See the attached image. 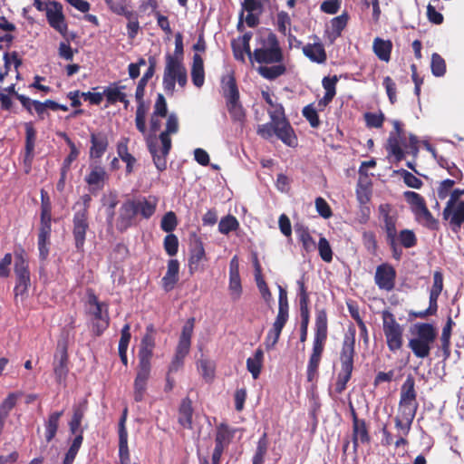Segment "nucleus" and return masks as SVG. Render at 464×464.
Here are the masks:
<instances>
[{
	"label": "nucleus",
	"instance_id": "nucleus-60",
	"mask_svg": "<svg viewBox=\"0 0 464 464\" xmlns=\"http://www.w3.org/2000/svg\"><path fill=\"white\" fill-rule=\"evenodd\" d=\"M66 143L68 144L71 151L70 154L64 160L63 166L62 169L68 170L72 162L77 159L79 155V150L76 148L75 144L72 141V140L69 137H66Z\"/></svg>",
	"mask_w": 464,
	"mask_h": 464
},
{
	"label": "nucleus",
	"instance_id": "nucleus-51",
	"mask_svg": "<svg viewBox=\"0 0 464 464\" xmlns=\"http://www.w3.org/2000/svg\"><path fill=\"white\" fill-rule=\"evenodd\" d=\"M82 431H81L79 432V434L76 435V437L72 440V443L65 455L63 464H72L78 453V450L82 443Z\"/></svg>",
	"mask_w": 464,
	"mask_h": 464
},
{
	"label": "nucleus",
	"instance_id": "nucleus-29",
	"mask_svg": "<svg viewBox=\"0 0 464 464\" xmlns=\"http://www.w3.org/2000/svg\"><path fill=\"white\" fill-rule=\"evenodd\" d=\"M133 201L136 206V213L140 214L142 218H150L155 213L158 204V199L156 198H143Z\"/></svg>",
	"mask_w": 464,
	"mask_h": 464
},
{
	"label": "nucleus",
	"instance_id": "nucleus-7",
	"mask_svg": "<svg viewBox=\"0 0 464 464\" xmlns=\"http://www.w3.org/2000/svg\"><path fill=\"white\" fill-rule=\"evenodd\" d=\"M382 331L386 343L391 352H396L402 347L404 328L389 311L382 313Z\"/></svg>",
	"mask_w": 464,
	"mask_h": 464
},
{
	"label": "nucleus",
	"instance_id": "nucleus-59",
	"mask_svg": "<svg viewBox=\"0 0 464 464\" xmlns=\"http://www.w3.org/2000/svg\"><path fill=\"white\" fill-rule=\"evenodd\" d=\"M164 248L169 256H175L179 248V240L174 234H169L164 239Z\"/></svg>",
	"mask_w": 464,
	"mask_h": 464
},
{
	"label": "nucleus",
	"instance_id": "nucleus-16",
	"mask_svg": "<svg viewBox=\"0 0 464 464\" xmlns=\"http://www.w3.org/2000/svg\"><path fill=\"white\" fill-rule=\"evenodd\" d=\"M276 135L289 147H295L297 144L296 136L289 122L283 116V111L278 112V118L276 121Z\"/></svg>",
	"mask_w": 464,
	"mask_h": 464
},
{
	"label": "nucleus",
	"instance_id": "nucleus-18",
	"mask_svg": "<svg viewBox=\"0 0 464 464\" xmlns=\"http://www.w3.org/2000/svg\"><path fill=\"white\" fill-rule=\"evenodd\" d=\"M136 215L134 201H126L120 208L119 217L116 221L117 228L121 231L128 229L133 225Z\"/></svg>",
	"mask_w": 464,
	"mask_h": 464
},
{
	"label": "nucleus",
	"instance_id": "nucleus-38",
	"mask_svg": "<svg viewBox=\"0 0 464 464\" xmlns=\"http://www.w3.org/2000/svg\"><path fill=\"white\" fill-rule=\"evenodd\" d=\"M15 30L14 24L8 22L5 17L0 18V49L8 45L14 39L12 33Z\"/></svg>",
	"mask_w": 464,
	"mask_h": 464
},
{
	"label": "nucleus",
	"instance_id": "nucleus-33",
	"mask_svg": "<svg viewBox=\"0 0 464 464\" xmlns=\"http://www.w3.org/2000/svg\"><path fill=\"white\" fill-rule=\"evenodd\" d=\"M338 79L336 76H334L332 78L324 77L323 79L322 84L324 89L325 90V93L324 97L318 102L319 107L324 108L332 102L336 93L335 88Z\"/></svg>",
	"mask_w": 464,
	"mask_h": 464
},
{
	"label": "nucleus",
	"instance_id": "nucleus-43",
	"mask_svg": "<svg viewBox=\"0 0 464 464\" xmlns=\"http://www.w3.org/2000/svg\"><path fill=\"white\" fill-rule=\"evenodd\" d=\"M63 411H55L49 416L48 420L45 423V438L47 441H51L54 438L58 429L60 418L63 416Z\"/></svg>",
	"mask_w": 464,
	"mask_h": 464
},
{
	"label": "nucleus",
	"instance_id": "nucleus-44",
	"mask_svg": "<svg viewBox=\"0 0 464 464\" xmlns=\"http://www.w3.org/2000/svg\"><path fill=\"white\" fill-rule=\"evenodd\" d=\"M257 71L264 78L273 80L282 75L285 72V68L283 64L277 63L272 66L261 65L258 67Z\"/></svg>",
	"mask_w": 464,
	"mask_h": 464
},
{
	"label": "nucleus",
	"instance_id": "nucleus-41",
	"mask_svg": "<svg viewBox=\"0 0 464 464\" xmlns=\"http://www.w3.org/2000/svg\"><path fill=\"white\" fill-rule=\"evenodd\" d=\"M117 152L119 157L126 163L127 172H131L136 160L128 151V139H123L118 143Z\"/></svg>",
	"mask_w": 464,
	"mask_h": 464
},
{
	"label": "nucleus",
	"instance_id": "nucleus-50",
	"mask_svg": "<svg viewBox=\"0 0 464 464\" xmlns=\"http://www.w3.org/2000/svg\"><path fill=\"white\" fill-rule=\"evenodd\" d=\"M316 331L314 337L326 339L327 335V316L326 313L323 310L318 311L316 314L315 322Z\"/></svg>",
	"mask_w": 464,
	"mask_h": 464
},
{
	"label": "nucleus",
	"instance_id": "nucleus-11",
	"mask_svg": "<svg viewBox=\"0 0 464 464\" xmlns=\"http://www.w3.org/2000/svg\"><path fill=\"white\" fill-rule=\"evenodd\" d=\"M89 311L92 315V327L96 334L100 335L109 325L107 304L100 303L94 295L88 298Z\"/></svg>",
	"mask_w": 464,
	"mask_h": 464
},
{
	"label": "nucleus",
	"instance_id": "nucleus-17",
	"mask_svg": "<svg viewBox=\"0 0 464 464\" xmlns=\"http://www.w3.org/2000/svg\"><path fill=\"white\" fill-rule=\"evenodd\" d=\"M229 295L232 300H238L242 294L238 258L235 256L229 263Z\"/></svg>",
	"mask_w": 464,
	"mask_h": 464
},
{
	"label": "nucleus",
	"instance_id": "nucleus-46",
	"mask_svg": "<svg viewBox=\"0 0 464 464\" xmlns=\"http://www.w3.org/2000/svg\"><path fill=\"white\" fill-rule=\"evenodd\" d=\"M443 289V276L440 271L433 274V284L430 291V301L437 304L438 298Z\"/></svg>",
	"mask_w": 464,
	"mask_h": 464
},
{
	"label": "nucleus",
	"instance_id": "nucleus-15",
	"mask_svg": "<svg viewBox=\"0 0 464 464\" xmlns=\"http://www.w3.org/2000/svg\"><path fill=\"white\" fill-rule=\"evenodd\" d=\"M396 272L394 268L388 264H382L377 266L375 272V284L382 290L391 291L395 285Z\"/></svg>",
	"mask_w": 464,
	"mask_h": 464
},
{
	"label": "nucleus",
	"instance_id": "nucleus-27",
	"mask_svg": "<svg viewBox=\"0 0 464 464\" xmlns=\"http://www.w3.org/2000/svg\"><path fill=\"white\" fill-rule=\"evenodd\" d=\"M370 440L364 420L353 418V444L354 451L357 450L359 443H366Z\"/></svg>",
	"mask_w": 464,
	"mask_h": 464
},
{
	"label": "nucleus",
	"instance_id": "nucleus-9",
	"mask_svg": "<svg viewBox=\"0 0 464 464\" xmlns=\"http://www.w3.org/2000/svg\"><path fill=\"white\" fill-rule=\"evenodd\" d=\"M403 196L420 224L428 227H434L436 226V219L432 217L426 207L424 198L420 194L414 191H405Z\"/></svg>",
	"mask_w": 464,
	"mask_h": 464
},
{
	"label": "nucleus",
	"instance_id": "nucleus-6",
	"mask_svg": "<svg viewBox=\"0 0 464 464\" xmlns=\"http://www.w3.org/2000/svg\"><path fill=\"white\" fill-rule=\"evenodd\" d=\"M222 90L227 100L228 112L233 121L243 126L246 120V112L238 101L239 92L236 85L235 79L231 75L223 77Z\"/></svg>",
	"mask_w": 464,
	"mask_h": 464
},
{
	"label": "nucleus",
	"instance_id": "nucleus-42",
	"mask_svg": "<svg viewBox=\"0 0 464 464\" xmlns=\"http://www.w3.org/2000/svg\"><path fill=\"white\" fill-rule=\"evenodd\" d=\"M52 215L49 213L48 206L45 205L44 211L41 212V227L38 238L42 240L50 239Z\"/></svg>",
	"mask_w": 464,
	"mask_h": 464
},
{
	"label": "nucleus",
	"instance_id": "nucleus-54",
	"mask_svg": "<svg viewBox=\"0 0 464 464\" xmlns=\"http://www.w3.org/2000/svg\"><path fill=\"white\" fill-rule=\"evenodd\" d=\"M454 185H455V181L453 179H447L442 180L437 188L439 198H440V199H445L446 198H450V194L455 189V188H453Z\"/></svg>",
	"mask_w": 464,
	"mask_h": 464
},
{
	"label": "nucleus",
	"instance_id": "nucleus-21",
	"mask_svg": "<svg viewBox=\"0 0 464 464\" xmlns=\"http://www.w3.org/2000/svg\"><path fill=\"white\" fill-rule=\"evenodd\" d=\"M87 228L88 222L85 211H77L73 218V236L78 249L82 248L84 244Z\"/></svg>",
	"mask_w": 464,
	"mask_h": 464
},
{
	"label": "nucleus",
	"instance_id": "nucleus-19",
	"mask_svg": "<svg viewBox=\"0 0 464 464\" xmlns=\"http://www.w3.org/2000/svg\"><path fill=\"white\" fill-rule=\"evenodd\" d=\"M126 416L127 410H124L119 423V458L121 464H130L128 447V432L125 427Z\"/></svg>",
	"mask_w": 464,
	"mask_h": 464
},
{
	"label": "nucleus",
	"instance_id": "nucleus-55",
	"mask_svg": "<svg viewBox=\"0 0 464 464\" xmlns=\"http://www.w3.org/2000/svg\"><path fill=\"white\" fill-rule=\"evenodd\" d=\"M177 224L178 222L175 213L169 211L163 216L160 227L163 231L170 233L176 228Z\"/></svg>",
	"mask_w": 464,
	"mask_h": 464
},
{
	"label": "nucleus",
	"instance_id": "nucleus-36",
	"mask_svg": "<svg viewBox=\"0 0 464 464\" xmlns=\"http://www.w3.org/2000/svg\"><path fill=\"white\" fill-rule=\"evenodd\" d=\"M264 360V353L261 349H256L254 355L246 360L247 371L252 374L256 380L258 378Z\"/></svg>",
	"mask_w": 464,
	"mask_h": 464
},
{
	"label": "nucleus",
	"instance_id": "nucleus-62",
	"mask_svg": "<svg viewBox=\"0 0 464 464\" xmlns=\"http://www.w3.org/2000/svg\"><path fill=\"white\" fill-rule=\"evenodd\" d=\"M399 241L404 247H411L416 244V237L411 230H401L399 235Z\"/></svg>",
	"mask_w": 464,
	"mask_h": 464
},
{
	"label": "nucleus",
	"instance_id": "nucleus-30",
	"mask_svg": "<svg viewBox=\"0 0 464 464\" xmlns=\"http://www.w3.org/2000/svg\"><path fill=\"white\" fill-rule=\"evenodd\" d=\"M154 347L155 339L153 335L148 332L141 340L140 349L139 351V362L150 363Z\"/></svg>",
	"mask_w": 464,
	"mask_h": 464
},
{
	"label": "nucleus",
	"instance_id": "nucleus-48",
	"mask_svg": "<svg viewBox=\"0 0 464 464\" xmlns=\"http://www.w3.org/2000/svg\"><path fill=\"white\" fill-rule=\"evenodd\" d=\"M238 227L237 219L234 216L227 215L220 219L218 231L221 234L227 235L229 232L237 230Z\"/></svg>",
	"mask_w": 464,
	"mask_h": 464
},
{
	"label": "nucleus",
	"instance_id": "nucleus-8",
	"mask_svg": "<svg viewBox=\"0 0 464 464\" xmlns=\"http://www.w3.org/2000/svg\"><path fill=\"white\" fill-rule=\"evenodd\" d=\"M414 380L408 377L401 388L398 417L413 421L418 409Z\"/></svg>",
	"mask_w": 464,
	"mask_h": 464
},
{
	"label": "nucleus",
	"instance_id": "nucleus-31",
	"mask_svg": "<svg viewBox=\"0 0 464 464\" xmlns=\"http://www.w3.org/2000/svg\"><path fill=\"white\" fill-rule=\"evenodd\" d=\"M125 86L122 85H111L103 92L104 96L110 103L122 102L124 107L127 108L129 101L124 92Z\"/></svg>",
	"mask_w": 464,
	"mask_h": 464
},
{
	"label": "nucleus",
	"instance_id": "nucleus-47",
	"mask_svg": "<svg viewBox=\"0 0 464 464\" xmlns=\"http://www.w3.org/2000/svg\"><path fill=\"white\" fill-rule=\"evenodd\" d=\"M85 411L84 404L78 405L74 408L72 418L69 423L70 430L72 434H79L80 426Z\"/></svg>",
	"mask_w": 464,
	"mask_h": 464
},
{
	"label": "nucleus",
	"instance_id": "nucleus-61",
	"mask_svg": "<svg viewBox=\"0 0 464 464\" xmlns=\"http://www.w3.org/2000/svg\"><path fill=\"white\" fill-rule=\"evenodd\" d=\"M232 48L234 52V55L236 59L244 61L245 54L246 53L250 59H252L253 53L250 51V46H242L241 44H238V42L236 40H233L232 42Z\"/></svg>",
	"mask_w": 464,
	"mask_h": 464
},
{
	"label": "nucleus",
	"instance_id": "nucleus-12",
	"mask_svg": "<svg viewBox=\"0 0 464 464\" xmlns=\"http://www.w3.org/2000/svg\"><path fill=\"white\" fill-rule=\"evenodd\" d=\"M14 272L17 277L14 298L16 302L19 298L23 301L26 296L31 282L28 265L21 255L15 256Z\"/></svg>",
	"mask_w": 464,
	"mask_h": 464
},
{
	"label": "nucleus",
	"instance_id": "nucleus-10",
	"mask_svg": "<svg viewBox=\"0 0 464 464\" xmlns=\"http://www.w3.org/2000/svg\"><path fill=\"white\" fill-rule=\"evenodd\" d=\"M442 217L452 230L458 231L464 224V198L451 193L442 211Z\"/></svg>",
	"mask_w": 464,
	"mask_h": 464
},
{
	"label": "nucleus",
	"instance_id": "nucleus-64",
	"mask_svg": "<svg viewBox=\"0 0 464 464\" xmlns=\"http://www.w3.org/2000/svg\"><path fill=\"white\" fill-rule=\"evenodd\" d=\"M198 367L204 378L211 379L213 377L215 367L212 362L206 359H201L198 362Z\"/></svg>",
	"mask_w": 464,
	"mask_h": 464
},
{
	"label": "nucleus",
	"instance_id": "nucleus-13",
	"mask_svg": "<svg viewBox=\"0 0 464 464\" xmlns=\"http://www.w3.org/2000/svg\"><path fill=\"white\" fill-rule=\"evenodd\" d=\"M44 11L50 26L65 36L67 34V24L63 5L58 2L51 1L45 4Z\"/></svg>",
	"mask_w": 464,
	"mask_h": 464
},
{
	"label": "nucleus",
	"instance_id": "nucleus-1",
	"mask_svg": "<svg viewBox=\"0 0 464 464\" xmlns=\"http://www.w3.org/2000/svg\"><path fill=\"white\" fill-rule=\"evenodd\" d=\"M149 106L145 104L144 101L138 102L136 110L135 124L139 131L144 136L149 150L152 155L156 168L162 171L167 168V156L171 148L170 135L175 134L179 130L178 117L174 113L168 116L166 122V129L160 134L161 143L160 152L158 148V140L151 135H148L146 128V115Z\"/></svg>",
	"mask_w": 464,
	"mask_h": 464
},
{
	"label": "nucleus",
	"instance_id": "nucleus-3",
	"mask_svg": "<svg viewBox=\"0 0 464 464\" xmlns=\"http://www.w3.org/2000/svg\"><path fill=\"white\" fill-rule=\"evenodd\" d=\"M354 330L350 331L343 340V349L341 353V364L342 368L337 376L335 383V391L341 393L344 391L346 383L351 378L353 368V355H354Z\"/></svg>",
	"mask_w": 464,
	"mask_h": 464
},
{
	"label": "nucleus",
	"instance_id": "nucleus-28",
	"mask_svg": "<svg viewBox=\"0 0 464 464\" xmlns=\"http://www.w3.org/2000/svg\"><path fill=\"white\" fill-rule=\"evenodd\" d=\"M206 260V253L201 243L196 245L191 250L188 259V269L190 274L203 269V262Z\"/></svg>",
	"mask_w": 464,
	"mask_h": 464
},
{
	"label": "nucleus",
	"instance_id": "nucleus-39",
	"mask_svg": "<svg viewBox=\"0 0 464 464\" xmlns=\"http://www.w3.org/2000/svg\"><path fill=\"white\" fill-rule=\"evenodd\" d=\"M25 161H31L34 157L36 132L32 123L25 124Z\"/></svg>",
	"mask_w": 464,
	"mask_h": 464
},
{
	"label": "nucleus",
	"instance_id": "nucleus-26",
	"mask_svg": "<svg viewBox=\"0 0 464 464\" xmlns=\"http://www.w3.org/2000/svg\"><path fill=\"white\" fill-rule=\"evenodd\" d=\"M286 322L287 320L285 319L276 317L272 328L268 331L264 342L266 350H271L275 347Z\"/></svg>",
	"mask_w": 464,
	"mask_h": 464
},
{
	"label": "nucleus",
	"instance_id": "nucleus-52",
	"mask_svg": "<svg viewBox=\"0 0 464 464\" xmlns=\"http://www.w3.org/2000/svg\"><path fill=\"white\" fill-rule=\"evenodd\" d=\"M430 68L432 74L436 77L443 76L446 72V63L444 59L438 53L431 55Z\"/></svg>",
	"mask_w": 464,
	"mask_h": 464
},
{
	"label": "nucleus",
	"instance_id": "nucleus-2",
	"mask_svg": "<svg viewBox=\"0 0 464 464\" xmlns=\"http://www.w3.org/2000/svg\"><path fill=\"white\" fill-rule=\"evenodd\" d=\"M411 333L412 337L409 340L408 346L413 354L420 359L428 357L437 338L436 328L431 324L417 323Z\"/></svg>",
	"mask_w": 464,
	"mask_h": 464
},
{
	"label": "nucleus",
	"instance_id": "nucleus-20",
	"mask_svg": "<svg viewBox=\"0 0 464 464\" xmlns=\"http://www.w3.org/2000/svg\"><path fill=\"white\" fill-rule=\"evenodd\" d=\"M390 206H380V213L384 222V228L387 234L388 242L394 246L397 240L396 217L392 215Z\"/></svg>",
	"mask_w": 464,
	"mask_h": 464
},
{
	"label": "nucleus",
	"instance_id": "nucleus-56",
	"mask_svg": "<svg viewBox=\"0 0 464 464\" xmlns=\"http://www.w3.org/2000/svg\"><path fill=\"white\" fill-rule=\"evenodd\" d=\"M321 361V356L311 354L307 365V380L314 382L317 377V370Z\"/></svg>",
	"mask_w": 464,
	"mask_h": 464
},
{
	"label": "nucleus",
	"instance_id": "nucleus-53",
	"mask_svg": "<svg viewBox=\"0 0 464 464\" xmlns=\"http://www.w3.org/2000/svg\"><path fill=\"white\" fill-rule=\"evenodd\" d=\"M318 251L321 258L324 262H331L333 259V251L328 240L324 237H321L318 242Z\"/></svg>",
	"mask_w": 464,
	"mask_h": 464
},
{
	"label": "nucleus",
	"instance_id": "nucleus-63",
	"mask_svg": "<svg viewBox=\"0 0 464 464\" xmlns=\"http://www.w3.org/2000/svg\"><path fill=\"white\" fill-rule=\"evenodd\" d=\"M394 421L398 430V436H407L411 430L412 421L398 416L395 417Z\"/></svg>",
	"mask_w": 464,
	"mask_h": 464
},
{
	"label": "nucleus",
	"instance_id": "nucleus-37",
	"mask_svg": "<svg viewBox=\"0 0 464 464\" xmlns=\"http://www.w3.org/2000/svg\"><path fill=\"white\" fill-rule=\"evenodd\" d=\"M106 178V172L101 166H92L89 175L86 176L85 181L97 188H101Z\"/></svg>",
	"mask_w": 464,
	"mask_h": 464
},
{
	"label": "nucleus",
	"instance_id": "nucleus-40",
	"mask_svg": "<svg viewBox=\"0 0 464 464\" xmlns=\"http://www.w3.org/2000/svg\"><path fill=\"white\" fill-rule=\"evenodd\" d=\"M179 422L184 428H191L192 423V407L188 399H184L179 407Z\"/></svg>",
	"mask_w": 464,
	"mask_h": 464
},
{
	"label": "nucleus",
	"instance_id": "nucleus-34",
	"mask_svg": "<svg viewBox=\"0 0 464 464\" xmlns=\"http://www.w3.org/2000/svg\"><path fill=\"white\" fill-rule=\"evenodd\" d=\"M392 48V44L389 40H383L379 37H376L373 40V44H372L373 52L376 54V56L383 62L390 61Z\"/></svg>",
	"mask_w": 464,
	"mask_h": 464
},
{
	"label": "nucleus",
	"instance_id": "nucleus-4",
	"mask_svg": "<svg viewBox=\"0 0 464 464\" xmlns=\"http://www.w3.org/2000/svg\"><path fill=\"white\" fill-rule=\"evenodd\" d=\"M188 82L187 70L181 60L166 56V65L163 74V88L167 94H173L176 89V82L180 88H184Z\"/></svg>",
	"mask_w": 464,
	"mask_h": 464
},
{
	"label": "nucleus",
	"instance_id": "nucleus-49",
	"mask_svg": "<svg viewBox=\"0 0 464 464\" xmlns=\"http://www.w3.org/2000/svg\"><path fill=\"white\" fill-rule=\"evenodd\" d=\"M279 296H278V313L276 317L288 320V301H287V293L286 291L280 285H277Z\"/></svg>",
	"mask_w": 464,
	"mask_h": 464
},
{
	"label": "nucleus",
	"instance_id": "nucleus-45",
	"mask_svg": "<svg viewBox=\"0 0 464 464\" xmlns=\"http://www.w3.org/2000/svg\"><path fill=\"white\" fill-rule=\"evenodd\" d=\"M295 232L306 252H312L315 249V241L311 237L307 228L300 227L295 229Z\"/></svg>",
	"mask_w": 464,
	"mask_h": 464
},
{
	"label": "nucleus",
	"instance_id": "nucleus-25",
	"mask_svg": "<svg viewBox=\"0 0 464 464\" xmlns=\"http://www.w3.org/2000/svg\"><path fill=\"white\" fill-rule=\"evenodd\" d=\"M304 54L313 63H324L326 53L321 43L307 44L303 47Z\"/></svg>",
	"mask_w": 464,
	"mask_h": 464
},
{
	"label": "nucleus",
	"instance_id": "nucleus-57",
	"mask_svg": "<svg viewBox=\"0 0 464 464\" xmlns=\"http://www.w3.org/2000/svg\"><path fill=\"white\" fill-rule=\"evenodd\" d=\"M366 125L370 128H380L384 121V115L382 112H366L364 114Z\"/></svg>",
	"mask_w": 464,
	"mask_h": 464
},
{
	"label": "nucleus",
	"instance_id": "nucleus-32",
	"mask_svg": "<svg viewBox=\"0 0 464 464\" xmlns=\"http://www.w3.org/2000/svg\"><path fill=\"white\" fill-rule=\"evenodd\" d=\"M191 79L193 84L198 88L202 87L205 82L204 63L201 56L198 53H195L193 56Z\"/></svg>",
	"mask_w": 464,
	"mask_h": 464
},
{
	"label": "nucleus",
	"instance_id": "nucleus-14",
	"mask_svg": "<svg viewBox=\"0 0 464 464\" xmlns=\"http://www.w3.org/2000/svg\"><path fill=\"white\" fill-rule=\"evenodd\" d=\"M68 355L67 349L64 344L59 343L57 346L56 353L54 354L53 361V373L56 382L60 384L65 382L68 374Z\"/></svg>",
	"mask_w": 464,
	"mask_h": 464
},
{
	"label": "nucleus",
	"instance_id": "nucleus-5",
	"mask_svg": "<svg viewBox=\"0 0 464 464\" xmlns=\"http://www.w3.org/2000/svg\"><path fill=\"white\" fill-rule=\"evenodd\" d=\"M260 46L257 47L252 55L258 63H280L283 55L276 37L274 34L266 32L259 37Z\"/></svg>",
	"mask_w": 464,
	"mask_h": 464
},
{
	"label": "nucleus",
	"instance_id": "nucleus-58",
	"mask_svg": "<svg viewBox=\"0 0 464 464\" xmlns=\"http://www.w3.org/2000/svg\"><path fill=\"white\" fill-rule=\"evenodd\" d=\"M387 150L391 155L395 157L396 160H401L404 157V151L395 138H389Z\"/></svg>",
	"mask_w": 464,
	"mask_h": 464
},
{
	"label": "nucleus",
	"instance_id": "nucleus-23",
	"mask_svg": "<svg viewBox=\"0 0 464 464\" xmlns=\"http://www.w3.org/2000/svg\"><path fill=\"white\" fill-rule=\"evenodd\" d=\"M91 144L90 158L100 159L108 148V138L104 133H92Z\"/></svg>",
	"mask_w": 464,
	"mask_h": 464
},
{
	"label": "nucleus",
	"instance_id": "nucleus-24",
	"mask_svg": "<svg viewBox=\"0 0 464 464\" xmlns=\"http://www.w3.org/2000/svg\"><path fill=\"white\" fill-rule=\"evenodd\" d=\"M179 264L177 259L168 262L167 272L162 278V286L165 291L172 290L179 280Z\"/></svg>",
	"mask_w": 464,
	"mask_h": 464
},
{
	"label": "nucleus",
	"instance_id": "nucleus-22",
	"mask_svg": "<svg viewBox=\"0 0 464 464\" xmlns=\"http://www.w3.org/2000/svg\"><path fill=\"white\" fill-rule=\"evenodd\" d=\"M193 329L194 319L190 318L183 325L179 342L177 346L176 353L179 354L180 356H187L189 352Z\"/></svg>",
	"mask_w": 464,
	"mask_h": 464
},
{
	"label": "nucleus",
	"instance_id": "nucleus-35",
	"mask_svg": "<svg viewBox=\"0 0 464 464\" xmlns=\"http://www.w3.org/2000/svg\"><path fill=\"white\" fill-rule=\"evenodd\" d=\"M278 112H282L281 107L270 113L271 122L258 125L256 132L263 139L268 140L276 135V121L278 118Z\"/></svg>",
	"mask_w": 464,
	"mask_h": 464
}]
</instances>
